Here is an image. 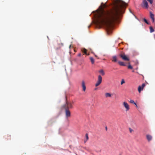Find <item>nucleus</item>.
Instances as JSON below:
<instances>
[{
  "mask_svg": "<svg viewBox=\"0 0 155 155\" xmlns=\"http://www.w3.org/2000/svg\"><path fill=\"white\" fill-rule=\"evenodd\" d=\"M117 6L113 9L106 11L104 8L107 7L105 4L101 5L94 13L96 19V24L97 25H104L107 31L112 27V24L117 20L121 11L120 8H126V4L121 0H116L115 2Z\"/></svg>",
  "mask_w": 155,
  "mask_h": 155,
  "instance_id": "f257e3e1",
  "label": "nucleus"
},
{
  "mask_svg": "<svg viewBox=\"0 0 155 155\" xmlns=\"http://www.w3.org/2000/svg\"><path fill=\"white\" fill-rule=\"evenodd\" d=\"M62 107L64 109H68L69 108H73L72 104L71 102L66 101L65 104L63 105Z\"/></svg>",
  "mask_w": 155,
  "mask_h": 155,
  "instance_id": "f03ea898",
  "label": "nucleus"
},
{
  "mask_svg": "<svg viewBox=\"0 0 155 155\" xmlns=\"http://www.w3.org/2000/svg\"><path fill=\"white\" fill-rule=\"evenodd\" d=\"M102 81V78L100 75H99L98 76V80L95 84L96 87H97L100 85Z\"/></svg>",
  "mask_w": 155,
  "mask_h": 155,
  "instance_id": "7ed1b4c3",
  "label": "nucleus"
},
{
  "mask_svg": "<svg viewBox=\"0 0 155 155\" xmlns=\"http://www.w3.org/2000/svg\"><path fill=\"white\" fill-rule=\"evenodd\" d=\"M123 60L126 61H129L130 59L124 54H121L120 55Z\"/></svg>",
  "mask_w": 155,
  "mask_h": 155,
  "instance_id": "20e7f679",
  "label": "nucleus"
},
{
  "mask_svg": "<svg viewBox=\"0 0 155 155\" xmlns=\"http://www.w3.org/2000/svg\"><path fill=\"white\" fill-rule=\"evenodd\" d=\"M123 104L126 109V111H128L130 109V106H129V104L126 102H124L123 103Z\"/></svg>",
  "mask_w": 155,
  "mask_h": 155,
  "instance_id": "39448f33",
  "label": "nucleus"
},
{
  "mask_svg": "<svg viewBox=\"0 0 155 155\" xmlns=\"http://www.w3.org/2000/svg\"><path fill=\"white\" fill-rule=\"evenodd\" d=\"M65 110V113L67 118H68L71 116V113L69 109H64Z\"/></svg>",
  "mask_w": 155,
  "mask_h": 155,
  "instance_id": "423d86ee",
  "label": "nucleus"
},
{
  "mask_svg": "<svg viewBox=\"0 0 155 155\" xmlns=\"http://www.w3.org/2000/svg\"><path fill=\"white\" fill-rule=\"evenodd\" d=\"M145 86V84L143 83L142 84V86H139L138 90L139 93H140L141 91H142L144 87Z\"/></svg>",
  "mask_w": 155,
  "mask_h": 155,
  "instance_id": "0eeeda50",
  "label": "nucleus"
},
{
  "mask_svg": "<svg viewBox=\"0 0 155 155\" xmlns=\"http://www.w3.org/2000/svg\"><path fill=\"white\" fill-rule=\"evenodd\" d=\"M81 86L83 89V91H85L86 89V87L85 85V83L84 81H82L81 82Z\"/></svg>",
  "mask_w": 155,
  "mask_h": 155,
  "instance_id": "6e6552de",
  "label": "nucleus"
},
{
  "mask_svg": "<svg viewBox=\"0 0 155 155\" xmlns=\"http://www.w3.org/2000/svg\"><path fill=\"white\" fill-rule=\"evenodd\" d=\"M143 7L147 8H148V3L146 0H143Z\"/></svg>",
  "mask_w": 155,
  "mask_h": 155,
  "instance_id": "1a4fd4ad",
  "label": "nucleus"
},
{
  "mask_svg": "<svg viewBox=\"0 0 155 155\" xmlns=\"http://www.w3.org/2000/svg\"><path fill=\"white\" fill-rule=\"evenodd\" d=\"M146 137L147 140L149 142H150V141H151L152 139V136L149 134L147 135Z\"/></svg>",
  "mask_w": 155,
  "mask_h": 155,
  "instance_id": "9d476101",
  "label": "nucleus"
},
{
  "mask_svg": "<svg viewBox=\"0 0 155 155\" xmlns=\"http://www.w3.org/2000/svg\"><path fill=\"white\" fill-rule=\"evenodd\" d=\"M112 61L113 62H116L117 61V58L116 56H113L112 58Z\"/></svg>",
  "mask_w": 155,
  "mask_h": 155,
  "instance_id": "9b49d317",
  "label": "nucleus"
},
{
  "mask_svg": "<svg viewBox=\"0 0 155 155\" xmlns=\"http://www.w3.org/2000/svg\"><path fill=\"white\" fill-rule=\"evenodd\" d=\"M112 94L109 93H106L105 94V96L106 97H111Z\"/></svg>",
  "mask_w": 155,
  "mask_h": 155,
  "instance_id": "f8f14e48",
  "label": "nucleus"
},
{
  "mask_svg": "<svg viewBox=\"0 0 155 155\" xmlns=\"http://www.w3.org/2000/svg\"><path fill=\"white\" fill-rule=\"evenodd\" d=\"M5 137L7 140H10L11 139V136L9 135H7L5 136Z\"/></svg>",
  "mask_w": 155,
  "mask_h": 155,
  "instance_id": "ddd939ff",
  "label": "nucleus"
},
{
  "mask_svg": "<svg viewBox=\"0 0 155 155\" xmlns=\"http://www.w3.org/2000/svg\"><path fill=\"white\" fill-rule=\"evenodd\" d=\"M118 64L120 66H125L126 65L125 63L123 62L120 61H118Z\"/></svg>",
  "mask_w": 155,
  "mask_h": 155,
  "instance_id": "4468645a",
  "label": "nucleus"
},
{
  "mask_svg": "<svg viewBox=\"0 0 155 155\" xmlns=\"http://www.w3.org/2000/svg\"><path fill=\"white\" fill-rule=\"evenodd\" d=\"M81 51H82V52L83 53H84L85 54H86L87 55H88L87 53V50L86 49L84 48L82 49L81 50Z\"/></svg>",
  "mask_w": 155,
  "mask_h": 155,
  "instance_id": "2eb2a0df",
  "label": "nucleus"
},
{
  "mask_svg": "<svg viewBox=\"0 0 155 155\" xmlns=\"http://www.w3.org/2000/svg\"><path fill=\"white\" fill-rule=\"evenodd\" d=\"M150 16L151 19L154 18V15L151 12H150Z\"/></svg>",
  "mask_w": 155,
  "mask_h": 155,
  "instance_id": "dca6fc26",
  "label": "nucleus"
},
{
  "mask_svg": "<svg viewBox=\"0 0 155 155\" xmlns=\"http://www.w3.org/2000/svg\"><path fill=\"white\" fill-rule=\"evenodd\" d=\"M130 103L134 104L136 106H137V104L134 102V101L132 100H130Z\"/></svg>",
  "mask_w": 155,
  "mask_h": 155,
  "instance_id": "f3484780",
  "label": "nucleus"
},
{
  "mask_svg": "<svg viewBox=\"0 0 155 155\" xmlns=\"http://www.w3.org/2000/svg\"><path fill=\"white\" fill-rule=\"evenodd\" d=\"M86 137V140H84V142L85 143L88 139V134H86L85 135Z\"/></svg>",
  "mask_w": 155,
  "mask_h": 155,
  "instance_id": "a211bd4d",
  "label": "nucleus"
},
{
  "mask_svg": "<svg viewBox=\"0 0 155 155\" xmlns=\"http://www.w3.org/2000/svg\"><path fill=\"white\" fill-rule=\"evenodd\" d=\"M150 32L151 33L153 32L154 31V29L152 28V27H151V26L150 27Z\"/></svg>",
  "mask_w": 155,
  "mask_h": 155,
  "instance_id": "6ab92c4d",
  "label": "nucleus"
},
{
  "mask_svg": "<svg viewBox=\"0 0 155 155\" xmlns=\"http://www.w3.org/2000/svg\"><path fill=\"white\" fill-rule=\"evenodd\" d=\"M90 59L91 60V63L92 64H93L94 63V58L92 57H91L90 58Z\"/></svg>",
  "mask_w": 155,
  "mask_h": 155,
  "instance_id": "aec40b11",
  "label": "nucleus"
},
{
  "mask_svg": "<svg viewBox=\"0 0 155 155\" xmlns=\"http://www.w3.org/2000/svg\"><path fill=\"white\" fill-rule=\"evenodd\" d=\"M99 72L101 73L103 75L104 74V71L103 70H101L99 71Z\"/></svg>",
  "mask_w": 155,
  "mask_h": 155,
  "instance_id": "412c9836",
  "label": "nucleus"
},
{
  "mask_svg": "<svg viewBox=\"0 0 155 155\" xmlns=\"http://www.w3.org/2000/svg\"><path fill=\"white\" fill-rule=\"evenodd\" d=\"M125 83V81L124 79H122L121 80V85H122L123 84H124Z\"/></svg>",
  "mask_w": 155,
  "mask_h": 155,
  "instance_id": "4be33fe9",
  "label": "nucleus"
},
{
  "mask_svg": "<svg viewBox=\"0 0 155 155\" xmlns=\"http://www.w3.org/2000/svg\"><path fill=\"white\" fill-rule=\"evenodd\" d=\"M128 68L130 69H132L133 68L130 65H129L128 66Z\"/></svg>",
  "mask_w": 155,
  "mask_h": 155,
  "instance_id": "5701e85b",
  "label": "nucleus"
},
{
  "mask_svg": "<svg viewBox=\"0 0 155 155\" xmlns=\"http://www.w3.org/2000/svg\"><path fill=\"white\" fill-rule=\"evenodd\" d=\"M144 21L147 24H149V23L147 21V20L146 19H145V18L144 19Z\"/></svg>",
  "mask_w": 155,
  "mask_h": 155,
  "instance_id": "b1692460",
  "label": "nucleus"
},
{
  "mask_svg": "<svg viewBox=\"0 0 155 155\" xmlns=\"http://www.w3.org/2000/svg\"><path fill=\"white\" fill-rule=\"evenodd\" d=\"M147 1H149L151 4H152L153 3V0H147Z\"/></svg>",
  "mask_w": 155,
  "mask_h": 155,
  "instance_id": "393cba45",
  "label": "nucleus"
},
{
  "mask_svg": "<svg viewBox=\"0 0 155 155\" xmlns=\"http://www.w3.org/2000/svg\"><path fill=\"white\" fill-rule=\"evenodd\" d=\"M129 131H130V133H131L132 131H133V130H132L131 128H129Z\"/></svg>",
  "mask_w": 155,
  "mask_h": 155,
  "instance_id": "a878e982",
  "label": "nucleus"
},
{
  "mask_svg": "<svg viewBox=\"0 0 155 155\" xmlns=\"http://www.w3.org/2000/svg\"><path fill=\"white\" fill-rule=\"evenodd\" d=\"M152 22L153 23H154V18L153 19H152Z\"/></svg>",
  "mask_w": 155,
  "mask_h": 155,
  "instance_id": "bb28decb",
  "label": "nucleus"
},
{
  "mask_svg": "<svg viewBox=\"0 0 155 155\" xmlns=\"http://www.w3.org/2000/svg\"><path fill=\"white\" fill-rule=\"evenodd\" d=\"M81 53H80V54H78V56H81Z\"/></svg>",
  "mask_w": 155,
  "mask_h": 155,
  "instance_id": "cd10ccee",
  "label": "nucleus"
},
{
  "mask_svg": "<svg viewBox=\"0 0 155 155\" xmlns=\"http://www.w3.org/2000/svg\"><path fill=\"white\" fill-rule=\"evenodd\" d=\"M53 62L54 63H55V62H54L53 61Z\"/></svg>",
  "mask_w": 155,
  "mask_h": 155,
  "instance_id": "c85d7f7f",
  "label": "nucleus"
}]
</instances>
